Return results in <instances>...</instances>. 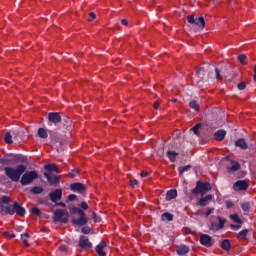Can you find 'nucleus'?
<instances>
[{"label":"nucleus","instance_id":"obj_24","mask_svg":"<svg viewBox=\"0 0 256 256\" xmlns=\"http://www.w3.org/2000/svg\"><path fill=\"white\" fill-rule=\"evenodd\" d=\"M220 247L223 249V251H231V241L228 239L223 240L220 244Z\"/></svg>","mask_w":256,"mask_h":256},{"label":"nucleus","instance_id":"obj_41","mask_svg":"<svg viewBox=\"0 0 256 256\" xmlns=\"http://www.w3.org/2000/svg\"><path fill=\"white\" fill-rule=\"evenodd\" d=\"M242 225H243V224H231V225H230V229H231L232 231H239V229H241Z\"/></svg>","mask_w":256,"mask_h":256},{"label":"nucleus","instance_id":"obj_17","mask_svg":"<svg viewBox=\"0 0 256 256\" xmlns=\"http://www.w3.org/2000/svg\"><path fill=\"white\" fill-rule=\"evenodd\" d=\"M241 169V164L235 160H231V166H227L228 173H235Z\"/></svg>","mask_w":256,"mask_h":256},{"label":"nucleus","instance_id":"obj_4","mask_svg":"<svg viewBox=\"0 0 256 256\" xmlns=\"http://www.w3.org/2000/svg\"><path fill=\"white\" fill-rule=\"evenodd\" d=\"M211 191V184L208 182L198 181L194 189H192V195H205V193H209Z\"/></svg>","mask_w":256,"mask_h":256},{"label":"nucleus","instance_id":"obj_46","mask_svg":"<svg viewBox=\"0 0 256 256\" xmlns=\"http://www.w3.org/2000/svg\"><path fill=\"white\" fill-rule=\"evenodd\" d=\"M246 87H247V84H246L245 82H240V83L238 84V89H239V91L245 90Z\"/></svg>","mask_w":256,"mask_h":256},{"label":"nucleus","instance_id":"obj_55","mask_svg":"<svg viewBox=\"0 0 256 256\" xmlns=\"http://www.w3.org/2000/svg\"><path fill=\"white\" fill-rule=\"evenodd\" d=\"M210 230H211V231H217V224L211 223V225H210Z\"/></svg>","mask_w":256,"mask_h":256},{"label":"nucleus","instance_id":"obj_34","mask_svg":"<svg viewBox=\"0 0 256 256\" xmlns=\"http://www.w3.org/2000/svg\"><path fill=\"white\" fill-rule=\"evenodd\" d=\"M219 224L216 226V231H220V229H223L225 227V219L221 218V216H218Z\"/></svg>","mask_w":256,"mask_h":256},{"label":"nucleus","instance_id":"obj_30","mask_svg":"<svg viewBox=\"0 0 256 256\" xmlns=\"http://www.w3.org/2000/svg\"><path fill=\"white\" fill-rule=\"evenodd\" d=\"M230 219H232V221L234 223H237L239 225H243V220H241V218L239 217V214H232V215H230Z\"/></svg>","mask_w":256,"mask_h":256},{"label":"nucleus","instance_id":"obj_47","mask_svg":"<svg viewBox=\"0 0 256 256\" xmlns=\"http://www.w3.org/2000/svg\"><path fill=\"white\" fill-rule=\"evenodd\" d=\"M234 203H233V201H231V200H228V201H226V209H231L232 207H234Z\"/></svg>","mask_w":256,"mask_h":256},{"label":"nucleus","instance_id":"obj_20","mask_svg":"<svg viewBox=\"0 0 256 256\" xmlns=\"http://www.w3.org/2000/svg\"><path fill=\"white\" fill-rule=\"evenodd\" d=\"M179 156V153L175 152V151H167L166 153V157H168L169 161H171V163H175V161H177V157Z\"/></svg>","mask_w":256,"mask_h":256},{"label":"nucleus","instance_id":"obj_18","mask_svg":"<svg viewBox=\"0 0 256 256\" xmlns=\"http://www.w3.org/2000/svg\"><path fill=\"white\" fill-rule=\"evenodd\" d=\"M190 249L187 245H180L176 248L177 255H187L189 253Z\"/></svg>","mask_w":256,"mask_h":256},{"label":"nucleus","instance_id":"obj_12","mask_svg":"<svg viewBox=\"0 0 256 256\" xmlns=\"http://www.w3.org/2000/svg\"><path fill=\"white\" fill-rule=\"evenodd\" d=\"M12 207L13 215H15L16 213V215H19V217H25V215L27 214V210H25V208L22 207L21 204H19V202L17 201L13 203Z\"/></svg>","mask_w":256,"mask_h":256},{"label":"nucleus","instance_id":"obj_54","mask_svg":"<svg viewBox=\"0 0 256 256\" xmlns=\"http://www.w3.org/2000/svg\"><path fill=\"white\" fill-rule=\"evenodd\" d=\"M60 251H62L63 253H67V251H68L67 246L66 245L60 246Z\"/></svg>","mask_w":256,"mask_h":256},{"label":"nucleus","instance_id":"obj_22","mask_svg":"<svg viewBox=\"0 0 256 256\" xmlns=\"http://www.w3.org/2000/svg\"><path fill=\"white\" fill-rule=\"evenodd\" d=\"M235 146L239 147L240 149H248L249 145H247V142L245 141V139L240 138L235 142Z\"/></svg>","mask_w":256,"mask_h":256},{"label":"nucleus","instance_id":"obj_28","mask_svg":"<svg viewBox=\"0 0 256 256\" xmlns=\"http://www.w3.org/2000/svg\"><path fill=\"white\" fill-rule=\"evenodd\" d=\"M0 213H4L5 215H13L11 207L5 205H0Z\"/></svg>","mask_w":256,"mask_h":256},{"label":"nucleus","instance_id":"obj_39","mask_svg":"<svg viewBox=\"0 0 256 256\" xmlns=\"http://www.w3.org/2000/svg\"><path fill=\"white\" fill-rule=\"evenodd\" d=\"M78 207H80L81 211H87V209H89L87 202H81Z\"/></svg>","mask_w":256,"mask_h":256},{"label":"nucleus","instance_id":"obj_14","mask_svg":"<svg viewBox=\"0 0 256 256\" xmlns=\"http://www.w3.org/2000/svg\"><path fill=\"white\" fill-rule=\"evenodd\" d=\"M48 121L57 125L58 123H61V115L58 112H50L48 113Z\"/></svg>","mask_w":256,"mask_h":256},{"label":"nucleus","instance_id":"obj_33","mask_svg":"<svg viewBox=\"0 0 256 256\" xmlns=\"http://www.w3.org/2000/svg\"><path fill=\"white\" fill-rule=\"evenodd\" d=\"M4 141L7 143V145L13 144V137L11 136L10 132H7L4 136Z\"/></svg>","mask_w":256,"mask_h":256},{"label":"nucleus","instance_id":"obj_23","mask_svg":"<svg viewBox=\"0 0 256 256\" xmlns=\"http://www.w3.org/2000/svg\"><path fill=\"white\" fill-rule=\"evenodd\" d=\"M226 135L227 132L225 130H218L215 132L214 137L216 138L217 141H223Z\"/></svg>","mask_w":256,"mask_h":256},{"label":"nucleus","instance_id":"obj_27","mask_svg":"<svg viewBox=\"0 0 256 256\" xmlns=\"http://www.w3.org/2000/svg\"><path fill=\"white\" fill-rule=\"evenodd\" d=\"M247 233H249V229L240 231L237 235L238 241H245V239H247Z\"/></svg>","mask_w":256,"mask_h":256},{"label":"nucleus","instance_id":"obj_53","mask_svg":"<svg viewBox=\"0 0 256 256\" xmlns=\"http://www.w3.org/2000/svg\"><path fill=\"white\" fill-rule=\"evenodd\" d=\"M213 211H215V208L208 209V211L205 213L206 217H209V215H211Z\"/></svg>","mask_w":256,"mask_h":256},{"label":"nucleus","instance_id":"obj_29","mask_svg":"<svg viewBox=\"0 0 256 256\" xmlns=\"http://www.w3.org/2000/svg\"><path fill=\"white\" fill-rule=\"evenodd\" d=\"M38 137H40V139H47V137H49V134H47V130H45V128H39Z\"/></svg>","mask_w":256,"mask_h":256},{"label":"nucleus","instance_id":"obj_51","mask_svg":"<svg viewBox=\"0 0 256 256\" xmlns=\"http://www.w3.org/2000/svg\"><path fill=\"white\" fill-rule=\"evenodd\" d=\"M89 16H90V18L87 19V21H89V22L93 21V19H95L97 17L95 12H90Z\"/></svg>","mask_w":256,"mask_h":256},{"label":"nucleus","instance_id":"obj_60","mask_svg":"<svg viewBox=\"0 0 256 256\" xmlns=\"http://www.w3.org/2000/svg\"><path fill=\"white\" fill-rule=\"evenodd\" d=\"M121 23H122V25H125V26L128 25L127 19H122V20H121Z\"/></svg>","mask_w":256,"mask_h":256},{"label":"nucleus","instance_id":"obj_36","mask_svg":"<svg viewBox=\"0 0 256 256\" xmlns=\"http://www.w3.org/2000/svg\"><path fill=\"white\" fill-rule=\"evenodd\" d=\"M189 107L190 109H194V111H199V104L195 100L190 101Z\"/></svg>","mask_w":256,"mask_h":256},{"label":"nucleus","instance_id":"obj_31","mask_svg":"<svg viewBox=\"0 0 256 256\" xmlns=\"http://www.w3.org/2000/svg\"><path fill=\"white\" fill-rule=\"evenodd\" d=\"M162 221H173V214L165 212L161 215Z\"/></svg>","mask_w":256,"mask_h":256},{"label":"nucleus","instance_id":"obj_21","mask_svg":"<svg viewBox=\"0 0 256 256\" xmlns=\"http://www.w3.org/2000/svg\"><path fill=\"white\" fill-rule=\"evenodd\" d=\"M45 171L48 173H59V169H57V164H46L44 166Z\"/></svg>","mask_w":256,"mask_h":256},{"label":"nucleus","instance_id":"obj_57","mask_svg":"<svg viewBox=\"0 0 256 256\" xmlns=\"http://www.w3.org/2000/svg\"><path fill=\"white\" fill-rule=\"evenodd\" d=\"M140 176H141V177H149V172L142 171V172L140 173Z\"/></svg>","mask_w":256,"mask_h":256},{"label":"nucleus","instance_id":"obj_6","mask_svg":"<svg viewBox=\"0 0 256 256\" xmlns=\"http://www.w3.org/2000/svg\"><path fill=\"white\" fill-rule=\"evenodd\" d=\"M69 216H65V210L56 209L53 214V221L55 223H67Z\"/></svg>","mask_w":256,"mask_h":256},{"label":"nucleus","instance_id":"obj_52","mask_svg":"<svg viewBox=\"0 0 256 256\" xmlns=\"http://www.w3.org/2000/svg\"><path fill=\"white\" fill-rule=\"evenodd\" d=\"M9 162H11V160L6 159V158H1L0 159V164L1 165H7Z\"/></svg>","mask_w":256,"mask_h":256},{"label":"nucleus","instance_id":"obj_16","mask_svg":"<svg viewBox=\"0 0 256 256\" xmlns=\"http://www.w3.org/2000/svg\"><path fill=\"white\" fill-rule=\"evenodd\" d=\"M44 177L47 179L50 185H57L60 181L59 176H51V174L44 172Z\"/></svg>","mask_w":256,"mask_h":256},{"label":"nucleus","instance_id":"obj_56","mask_svg":"<svg viewBox=\"0 0 256 256\" xmlns=\"http://www.w3.org/2000/svg\"><path fill=\"white\" fill-rule=\"evenodd\" d=\"M30 237L29 233L21 234V239H29Z\"/></svg>","mask_w":256,"mask_h":256},{"label":"nucleus","instance_id":"obj_10","mask_svg":"<svg viewBox=\"0 0 256 256\" xmlns=\"http://www.w3.org/2000/svg\"><path fill=\"white\" fill-rule=\"evenodd\" d=\"M70 189L74 193H80L81 195H84L85 191H87V187L81 182L72 183Z\"/></svg>","mask_w":256,"mask_h":256},{"label":"nucleus","instance_id":"obj_58","mask_svg":"<svg viewBox=\"0 0 256 256\" xmlns=\"http://www.w3.org/2000/svg\"><path fill=\"white\" fill-rule=\"evenodd\" d=\"M154 109H159V101H155L153 104Z\"/></svg>","mask_w":256,"mask_h":256},{"label":"nucleus","instance_id":"obj_61","mask_svg":"<svg viewBox=\"0 0 256 256\" xmlns=\"http://www.w3.org/2000/svg\"><path fill=\"white\" fill-rule=\"evenodd\" d=\"M56 205H57L58 207H65V203H64V202L56 203Z\"/></svg>","mask_w":256,"mask_h":256},{"label":"nucleus","instance_id":"obj_62","mask_svg":"<svg viewBox=\"0 0 256 256\" xmlns=\"http://www.w3.org/2000/svg\"><path fill=\"white\" fill-rule=\"evenodd\" d=\"M47 231H49V230L47 229V227H44V228L41 229V232H42V233H47Z\"/></svg>","mask_w":256,"mask_h":256},{"label":"nucleus","instance_id":"obj_2","mask_svg":"<svg viewBox=\"0 0 256 256\" xmlns=\"http://www.w3.org/2000/svg\"><path fill=\"white\" fill-rule=\"evenodd\" d=\"M70 214L80 216L79 218L72 219L73 225H76L77 227H83L89 222V220H87V214H85V211L81 210V208L77 206L70 208Z\"/></svg>","mask_w":256,"mask_h":256},{"label":"nucleus","instance_id":"obj_19","mask_svg":"<svg viewBox=\"0 0 256 256\" xmlns=\"http://www.w3.org/2000/svg\"><path fill=\"white\" fill-rule=\"evenodd\" d=\"M211 199H213V196L207 195L198 201V205L200 207H207V205H209V201H211Z\"/></svg>","mask_w":256,"mask_h":256},{"label":"nucleus","instance_id":"obj_44","mask_svg":"<svg viewBox=\"0 0 256 256\" xmlns=\"http://www.w3.org/2000/svg\"><path fill=\"white\" fill-rule=\"evenodd\" d=\"M2 203H4V205H9V203H11V199H9L8 196H2Z\"/></svg>","mask_w":256,"mask_h":256},{"label":"nucleus","instance_id":"obj_50","mask_svg":"<svg viewBox=\"0 0 256 256\" xmlns=\"http://www.w3.org/2000/svg\"><path fill=\"white\" fill-rule=\"evenodd\" d=\"M136 185H139V181L137 179L130 180V187L135 188Z\"/></svg>","mask_w":256,"mask_h":256},{"label":"nucleus","instance_id":"obj_38","mask_svg":"<svg viewBox=\"0 0 256 256\" xmlns=\"http://www.w3.org/2000/svg\"><path fill=\"white\" fill-rule=\"evenodd\" d=\"M199 129H201V124H196L191 131H193L194 135H197L199 137Z\"/></svg>","mask_w":256,"mask_h":256},{"label":"nucleus","instance_id":"obj_5","mask_svg":"<svg viewBox=\"0 0 256 256\" xmlns=\"http://www.w3.org/2000/svg\"><path fill=\"white\" fill-rule=\"evenodd\" d=\"M196 77H197V86L203 87V83L205 81H209V70L205 67H201L196 71Z\"/></svg>","mask_w":256,"mask_h":256},{"label":"nucleus","instance_id":"obj_49","mask_svg":"<svg viewBox=\"0 0 256 256\" xmlns=\"http://www.w3.org/2000/svg\"><path fill=\"white\" fill-rule=\"evenodd\" d=\"M77 199V195L75 194H70L67 197V201H75Z\"/></svg>","mask_w":256,"mask_h":256},{"label":"nucleus","instance_id":"obj_59","mask_svg":"<svg viewBox=\"0 0 256 256\" xmlns=\"http://www.w3.org/2000/svg\"><path fill=\"white\" fill-rule=\"evenodd\" d=\"M24 245H26V247H29V242L27 241V238L22 239Z\"/></svg>","mask_w":256,"mask_h":256},{"label":"nucleus","instance_id":"obj_8","mask_svg":"<svg viewBox=\"0 0 256 256\" xmlns=\"http://www.w3.org/2000/svg\"><path fill=\"white\" fill-rule=\"evenodd\" d=\"M213 238L209 236V234H202L200 236V245H203V247H207V249L213 247L214 245Z\"/></svg>","mask_w":256,"mask_h":256},{"label":"nucleus","instance_id":"obj_26","mask_svg":"<svg viewBox=\"0 0 256 256\" xmlns=\"http://www.w3.org/2000/svg\"><path fill=\"white\" fill-rule=\"evenodd\" d=\"M177 197V190L172 189L166 193V201H171Z\"/></svg>","mask_w":256,"mask_h":256},{"label":"nucleus","instance_id":"obj_25","mask_svg":"<svg viewBox=\"0 0 256 256\" xmlns=\"http://www.w3.org/2000/svg\"><path fill=\"white\" fill-rule=\"evenodd\" d=\"M44 189L41 186H34L32 188H30L29 193H31L32 195H41V193H43Z\"/></svg>","mask_w":256,"mask_h":256},{"label":"nucleus","instance_id":"obj_3","mask_svg":"<svg viewBox=\"0 0 256 256\" xmlns=\"http://www.w3.org/2000/svg\"><path fill=\"white\" fill-rule=\"evenodd\" d=\"M39 177V173L35 170L27 171L20 176L19 181L22 187H26V185H31L36 179Z\"/></svg>","mask_w":256,"mask_h":256},{"label":"nucleus","instance_id":"obj_37","mask_svg":"<svg viewBox=\"0 0 256 256\" xmlns=\"http://www.w3.org/2000/svg\"><path fill=\"white\" fill-rule=\"evenodd\" d=\"M247 55L245 54H241L238 56V61L242 64V65H246L247 64Z\"/></svg>","mask_w":256,"mask_h":256},{"label":"nucleus","instance_id":"obj_9","mask_svg":"<svg viewBox=\"0 0 256 256\" xmlns=\"http://www.w3.org/2000/svg\"><path fill=\"white\" fill-rule=\"evenodd\" d=\"M78 247L83 250L91 249L93 247V243L89 241V237L81 235L79 238Z\"/></svg>","mask_w":256,"mask_h":256},{"label":"nucleus","instance_id":"obj_13","mask_svg":"<svg viewBox=\"0 0 256 256\" xmlns=\"http://www.w3.org/2000/svg\"><path fill=\"white\" fill-rule=\"evenodd\" d=\"M49 197H50V201H52V203H57V201H61V199L63 197V190L56 189L49 193Z\"/></svg>","mask_w":256,"mask_h":256},{"label":"nucleus","instance_id":"obj_15","mask_svg":"<svg viewBox=\"0 0 256 256\" xmlns=\"http://www.w3.org/2000/svg\"><path fill=\"white\" fill-rule=\"evenodd\" d=\"M107 247V243L105 241H101L95 248V251L97 253V255L99 256H107V253H105V251H103V249Z\"/></svg>","mask_w":256,"mask_h":256},{"label":"nucleus","instance_id":"obj_48","mask_svg":"<svg viewBox=\"0 0 256 256\" xmlns=\"http://www.w3.org/2000/svg\"><path fill=\"white\" fill-rule=\"evenodd\" d=\"M4 237H8V239H15V234H11L9 232H4Z\"/></svg>","mask_w":256,"mask_h":256},{"label":"nucleus","instance_id":"obj_40","mask_svg":"<svg viewBox=\"0 0 256 256\" xmlns=\"http://www.w3.org/2000/svg\"><path fill=\"white\" fill-rule=\"evenodd\" d=\"M215 77L216 79H218V81L223 80V76H221V71L219 70V68H215Z\"/></svg>","mask_w":256,"mask_h":256},{"label":"nucleus","instance_id":"obj_64","mask_svg":"<svg viewBox=\"0 0 256 256\" xmlns=\"http://www.w3.org/2000/svg\"><path fill=\"white\" fill-rule=\"evenodd\" d=\"M225 160H226V161H229V162L231 163V161H232V160H231V156H226V157H225Z\"/></svg>","mask_w":256,"mask_h":256},{"label":"nucleus","instance_id":"obj_32","mask_svg":"<svg viewBox=\"0 0 256 256\" xmlns=\"http://www.w3.org/2000/svg\"><path fill=\"white\" fill-rule=\"evenodd\" d=\"M241 209L244 211V213H249V211H251V204L249 202H242Z\"/></svg>","mask_w":256,"mask_h":256},{"label":"nucleus","instance_id":"obj_45","mask_svg":"<svg viewBox=\"0 0 256 256\" xmlns=\"http://www.w3.org/2000/svg\"><path fill=\"white\" fill-rule=\"evenodd\" d=\"M81 232L84 233V235H89L91 233V228L89 227H83L81 229Z\"/></svg>","mask_w":256,"mask_h":256},{"label":"nucleus","instance_id":"obj_35","mask_svg":"<svg viewBox=\"0 0 256 256\" xmlns=\"http://www.w3.org/2000/svg\"><path fill=\"white\" fill-rule=\"evenodd\" d=\"M191 169V165L181 166L178 168L179 175H183V173H187Z\"/></svg>","mask_w":256,"mask_h":256},{"label":"nucleus","instance_id":"obj_11","mask_svg":"<svg viewBox=\"0 0 256 256\" xmlns=\"http://www.w3.org/2000/svg\"><path fill=\"white\" fill-rule=\"evenodd\" d=\"M234 191H247L249 189V182L247 180H238L233 184Z\"/></svg>","mask_w":256,"mask_h":256},{"label":"nucleus","instance_id":"obj_42","mask_svg":"<svg viewBox=\"0 0 256 256\" xmlns=\"http://www.w3.org/2000/svg\"><path fill=\"white\" fill-rule=\"evenodd\" d=\"M31 213L33 215H36V217H39V215H41V210L37 207H34V208L31 209Z\"/></svg>","mask_w":256,"mask_h":256},{"label":"nucleus","instance_id":"obj_63","mask_svg":"<svg viewBox=\"0 0 256 256\" xmlns=\"http://www.w3.org/2000/svg\"><path fill=\"white\" fill-rule=\"evenodd\" d=\"M253 79H254V81H256V65H255V67H254V76H253Z\"/></svg>","mask_w":256,"mask_h":256},{"label":"nucleus","instance_id":"obj_7","mask_svg":"<svg viewBox=\"0 0 256 256\" xmlns=\"http://www.w3.org/2000/svg\"><path fill=\"white\" fill-rule=\"evenodd\" d=\"M187 21L190 25H197V27H202V29L205 27V18L203 16L195 18V16L190 15L187 17Z\"/></svg>","mask_w":256,"mask_h":256},{"label":"nucleus","instance_id":"obj_1","mask_svg":"<svg viewBox=\"0 0 256 256\" xmlns=\"http://www.w3.org/2000/svg\"><path fill=\"white\" fill-rule=\"evenodd\" d=\"M26 170L27 166L23 164L16 167H3V164H0V171H5L6 177L14 183H17L19 179H21V175H23Z\"/></svg>","mask_w":256,"mask_h":256},{"label":"nucleus","instance_id":"obj_43","mask_svg":"<svg viewBox=\"0 0 256 256\" xmlns=\"http://www.w3.org/2000/svg\"><path fill=\"white\" fill-rule=\"evenodd\" d=\"M79 173V170L74 169L72 170L70 173L67 174V177H70V179H73V177H75V175Z\"/></svg>","mask_w":256,"mask_h":256}]
</instances>
